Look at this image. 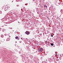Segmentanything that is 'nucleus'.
I'll use <instances>...</instances> for the list:
<instances>
[{
	"label": "nucleus",
	"mask_w": 63,
	"mask_h": 63,
	"mask_svg": "<svg viewBox=\"0 0 63 63\" xmlns=\"http://www.w3.org/2000/svg\"><path fill=\"white\" fill-rule=\"evenodd\" d=\"M19 38L18 37V38H17V40H19Z\"/></svg>",
	"instance_id": "6"
},
{
	"label": "nucleus",
	"mask_w": 63,
	"mask_h": 63,
	"mask_svg": "<svg viewBox=\"0 0 63 63\" xmlns=\"http://www.w3.org/2000/svg\"><path fill=\"white\" fill-rule=\"evenodd\" d=\"M41 34V35H41V36H44V34Z\"/></svg>",
	"instance_id": "3"
},
{
	"label": "nucleus",
	"mask_w": 63,
	"mask_h": 63,
	"mask_svg": "<svg viewBox=\"0 0 63 63\" xmlns=\"http://www.w3.org/2000/svg\"><path fill=\"white\" fill-rule=\"evenodd\" d=\"M51 36L52 37H53V35L51 34Z\"/></svg>",
	"instance_id": "9"
},
{
	"label": "nucleus",
	"mask_w": 63,
	"mask_h": 63,
	"mask_svg": "<svg viewBox=\"0 0 63 63\" xmlns=\"http://www.w3.org/2000/svg\"><path fill=\"white\" fill-rule=\"evenodd\" d=\"M47 6H44V8H47Z\"/></svg>",
	"instance_id": "5"
},
{
	"label": "nucleus",
	"mask_w": 63,
	"mask_h": 63,
	"mask_svg": "<svg viewBox=\"0 0 63 63\" xmlns=\"http://www.w3.org/2000/svg\"><path fill=\"white\" fill-rule=\"evenodd\" d=\"M18 38V37H17V36L16 37H15V38L16 39H17Z\"/></svg>",
	"instance_id": "7"
},
{
	"label": "nucleus",
	"mask_w": 63,
	"mask_h": 63,
	"mask_svg": "<svg viewBox=\"0 0 63 63\" xmlns=\"http://www.w3.org/2000/svg\"><path fill=\"white\" fill-rule=\"evenodd\" d=\"M43 50V49L40 48H39V49H38V51H42Z\"/></svg>",
	"instance_id": "1"
},
{
	"label": "nucleus",
	"mask_w": 63,
	"mask_h": 63,
	"mask_svg": "<svg viewBox=\"0 0 63 63\" xmlns=\"http://www.w3.org/2000/svg\"><path fill=\"white\" fill-rule=\"evenodd\" d=\"M18 23H19V22H18Z\"/></svg>",
	"instance_id": "10"
},
{
	"label": "nucleus",
	"mask_w": 63,
	"mask_h": 63,
	"mask_svg": "<svg viewBox=\"0 0 63 63\" xmlns=\"http://www.w3.org/2000/svg\"><path fill=\"white\" fill-rule=\"evenodd\" d=\"M51 46H53V44H52V43H51Z\"/></svg>",
	"instance_id": "4"
},
{
	"label": "nucleus",
	"mask_w": 63,
	"mask_h": 63,
	"mask_svg": "<svg viewBox=\"0 0 63 63\" xmlns=\"http://www.w3.org/2000/svg\"><path fill=\"white\" fill-rule=\"evenodd\" d=\"M8 39H9V40H10V39H9V38H8V39H7V40H6L7 41H8Z\"/></svg>",
	"instance_id": "8"
},
{
	"label": "nucleus",
	"mask_w": 63,
	"mask_h": 63,
	"mask_svg": "<svg viewBox=\"0 0 63 63\" xmlns=\"http://www.w3.org/2000/svg\"><path fill=\"white\" fill-rule=\"evenodd\" d=\"M25 33H26V34H27V35H29L30 34V32L28 31L27 32V31L25 32Z\"/></svg>",
	"instance_id": "2"
}]
</instances>
